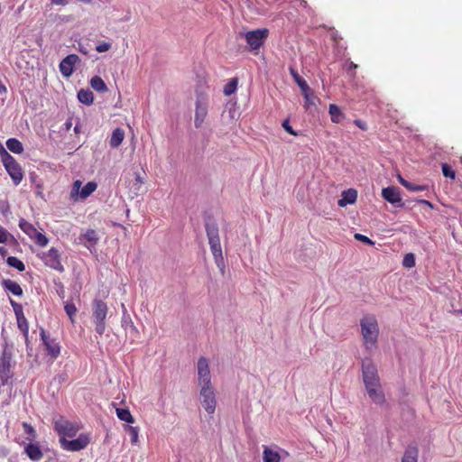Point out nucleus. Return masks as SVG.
<instances>
[{"label":"nucleus","instance_id":"36","mask_svg":"<svg viewBox=\"0 0 462 462\" xmlns=\"http://www.w3.org/2000/svg\"><path fill=\"white\" fill-rule=\"evenodd\" d=\"M236 87H237V79H231L227 84H226V86L224 87V94L226 96H230L232 95L236 89Z\"/></svg>","mask_w":462,"mask_h":462},{"label":"nucleus","instance_id":"58","mask_svg":"<svg viewBox=\"0 0 462 462\" xmlns=\"http://www.w3.org/2000/svg\"><path fill=\"white\" fill-rule=\"evenodd\" d=\"M22 331L27 333L28 329L25 330V323L23 322V320L22 319V328H20Z\"/></svg>","mask_w":462,"mask_h":462},{"label":"nucleus","instance_id":"40","mask_svg":"<svg viewBox=\"0 0 462 462\" xmlns=\"http://www.w3.org/2000/svg\"><path fill=\"white\" fill-rule=\"evenodd\" d=\"M442 173L445 177L455 179L456 173L447 163H443L441 166Z\"/></svg>","mask_w":462,"mask_h":462},{"label":"nucleus","instance_id":"6","mask_svg":"<svg viewBox=\"0 0 462 462\" xmlns=\"http://www.w3.org/2000/svg\"><path fill=\"white\" fill-rule=\"evenodd\" d=\"M199 400L202 407L209 414H213L216 410L217 401L215 391L212 385L199 387Z\"/></svg>","mask_w":462,"mask_h":462},{"label":"nucleus","instance_id":"12","mask_svg":"<svg viewBox=\"0 0 462 462\" xmlns=\"http://www.w3.org/2000/svg\"><path fill=\"white\" fill-rule=\"evenodd\" d=\"M60 255L59 251L56 248L51 247L47 253L42 254V259L50 268L62 273L64 271V267L60 263Z\"/></svg>","mask_w":462,"mask_h":462},{"label":"nucleus","instance_id":"52","mask_svg":"<svg viewBox=\"0 0 462 462\" xmlns=\"http://www.w3.org/2000/svg\"><path fill=\"white\" fill-rule=\"evenodd\" d=\"M6 92H7L6 87L0 80V94L3 95V94H5Z\"/></svg>","mask_w":462,"mask_h":462},{"label":"nucleus","instance_id":"14","mask_svg":"<svg viewBox=\"0 0 462 462\" xmlns=\"http://www.w3.org/2000/svg\"><path fill=\"white\" fill-rule=\"evenodd\" d=\"M79 61V58L76 54H69L65 57L59 65L61 75L65 78L70 77L74 71V66Z\"/></svg>","mask_w":462,"mask_h":462},{"label":"nucleus","instance_id":"11","mask_svg":"<svg viewBox=\"0 0 462 462\" xmlns=\"http://www.w3.org/2000/svg\"><path fill=\"white\" fill-rule=\"evenodd\" d=\"M208 99L202 95H199L196 100V110L194 125L197 128L201 127L207 115H208Z\"/></svg>","mask_w":462,"mask_h":462},{"label":"nucleus","instance_id":"50","mask_svg":"<svg viewBox=\"0 0 462 462\" xmlns=\"http://www.w3.org/2000/svg\"><path fill=\"white\" fill-rule=\"evenodd\" d=\"M52 5H65L68 4V0H51Z\"/></svg>","mask_w":462,"mask_h":462},{"label":"nucleus","instance_id":"21","mask_svg":"<svg viewBox=\"0 0 462 462\" xmlns=\"http://www.w3.org/2000/svg\"><path fill=\"white\" fill-rule=\"evenodd\" d=\"M2 285H3V287H4V289L5 291H10L11 293H13L15 296H22L23 295V289H22V287L20 286L19 283H17L14 281H12V280H9V279L3 280Z\"/></svg>","mask_w":462,"mask_h":462},{"label":"nucleus","instance_id":"39","mask_svg":"<svg viewBox=\"0 0 462 462\" xmlns=\"http://www.w3.org/2000/svg\"><path fill=\"white\" fill-rule=\"evenodd\" d=\"M207 236L208 239L218 236V228L216 225H207L206 226Z\"/></svg>","mask_w":462,"mask_h":462},{"label":"nucleus","instance_id":"3","mask_svg":"<svg viewBox=\"0 0 462 462\" xmlns=\"http://www.w3.org/2000/svg\"><path fill=\"white\" fill-rule=\"evenodd\" d=\"M108 313V307L105 301L95 299L92 302V318L95 323V330L100 336L106 330V319Z\"/></svg>","mask_w":462,"mask_h":462},{"label":"nucleus","instance_id":"38","mask_svg":"<svg viewBox=\"0 0 462 462\" xmlns=\"http://www.w3.org/2000/svg\"><path fill=\"white\" fill-rule=\"evenodd\" d=\"M402 265L406 268H412L415 265V256L412 253H409L404 255Z\"/></svg>","mask_w":462,"mask_h":462},{"label":"nucleus","instance_id":"56","mask_svg":"<svg viewBox=\"0 0 462 462\" xmlns=\"http://www.w3.org/2000/svg\"><path fill=\"white\" fill-rule=\"evenodd\" d=\"M7 254V250L5 247L0 246V254L5 256Z\"/></svg>","mask_w":462,"mask_h":462},{"label":"nucleus","instance_id":"51","mask_svg":"<svg viewBox=\"0 0 462 462\" xmlns=\"http://www.w3.org/2000/svg\"><path fill=\"white\" fill-rule=\"evenodd\" d=\"M126 332L129 333L132 337H136L137 335L139 334V331H138V329H137V328L135 326H134V329H129Z\"/></svg>","mask_w":462,"mask_h":462},{"label":"nucleus","instance_id":"45","mask_svg":"<svg viewBox=\"0 0 462 462\" xmlns=\"http://www.w3.org/2000/svg\"><path fill=\"white\" fill-rule=\"evenodd\" d=\"M355 238L358 241L364 242L368 245L374 244L370 238H368L367 236L361 235V234H356Z\"/></svg>","mask_w":462,"mask_h":462},{"label":"nucleus","instance_id":"48","mask_svg":"<svg viewBox=\"0 0 462 462\" xmlns=\"http://www.w3.org/2000/svg\"><path fill=\"white\" fill-rule=\"evenodd\" d=\"M8 238V233L5 229L0 226V243H5Z\"/></svg>","mask_w":462,"mask_h":462},{"label":"nucleus","instance_id":"59","mask_svg":"<svg viewBox=\"0 0 462 462\" xmlns=\"http://www.w3.org/2000/svg\"><path fill=\"white\" fill-rule=\"evenodd\" d=\"M123 314L125 313V310H126L124 303L121 304Z\"/></svg>","mask_w":462,"mask_h":462},{"label":"nucleus","instance_id":"41","mask_svg":"<svg viewBox=\"0 0 462 462\" xmlns=\"http://www.w3.org/2000/svg\"><path fill=\"white\" fill-rule=\"evenodd\" d=\"M310 92H311L310 88H309L306 92H301L303 97H304L305 106L307 108L310 107V106H314L315 105L314 100L310 97Z\"/></svg>","mask_w":462,"mask_h":462},{"label":"nucleus","instance_id":"60","mask_svg":"<svg viewBox=\"0 0 462 462\" xmlns=\"http://www.w3.org/2000/svg\"><path fill=\"white\" fill-rule=\"evenodd\" d=\"M74 131H75L76 133H78V132H79V126H78V125H76V126H75Z\"/></svg>","mask_w":462,"mask_h":462},{"label":"nucleus","instance_id":"9","mask_svg":"<svg viewBox=\"0 0 462 462\" xmlns=\"http://www.w3.org/2000/svg\"><path fill=\"white\" fill-rule=\"evenodd\" d=\"M90 442V436L87 433L80 434L77 439L68 440L66 438H60V443L63 449L68 451H79L87 448Z\"/></svg>","mask_w":462,"mask_h":462},{"label":"nucleus","instance_id":"1","mask_svg":"<svg viewBox=\"0 0 462 462\" xmlns=\"http://www.w3.org/2000/svg\"><path fill=\"white\" fill-rule=\"evenodd\" d=\"M361 335L365 349L373 352L377 347L379 327L377 319L373 315H366L360 320Z\"/></svg>","mask_w":462,"mask_h":462},{"label":"nucleus","instance_id":"47","mask_svg":"<svg viewBox=\"0 0 462 462\" xmlns=\"http://www.w3.org/2000/svg\"><path fill=\"white\" fill-rule=\"evenodd\" d=\"M143 183H144L143 179L139 174L136 173L135 174V183H134V185L136 186L135 189L139 190L141 189V187L143 185Z\"/></svg>","mask_w":462,"mask_h":462},{"label":"nucleus","instance_id":"34","mask_svg":"<svg viewBox=\"0 0 462 462\" xmlns=\"http://www.w3.org/2000/svg\"><path fill=\"white\" fill-rule=\"evenodd\" d=\"M122 327L125 331H128L129 329H134V322L127 312V310H125V313L122 315Z\"/></svg>","mask_w":462,"mask_h":462},{"label":"nucleus","instance_id":"23","mask_svg":"<svg viewBox=\"0 0 462 462\" xmlns=\"http://www.w3.org/2000/svg\"><path fill=\"white\" fill-rule=\"evenodd\" d=\"M263 462H281V456L277 450L264 446L263 451Z\"/></svg>","mask_w":462,"mask_h":462},{"label":"nucleus","instance_id":"2","mask_svg":"<svg viewBox=\"0 0 462 462\" xmlns=\"http://www.w3.org/2000/svg\"><path fill=\"white\" fill-rule=\"evenodd\" d=\"M0 156L5 169L11 177L13 183L15 186L19 185L23 179L22 167L2 145H0Z\"/></svg>","mask_w":462,"mask_h":462},{"label":"nucleus","instance_id":"57","mask_svg":"<svg viewBox=\"0 0 462 462\" xmlns=\"http://www.w3.org/2000/svg\"><path fill=\"white\" fill-rule=\"evenodd\" d=\"M356 67H357V66H356V64H355L354 62H352V61H349V62H348V68H349V69H356Z\"/></svg>","mask_w":462,"mask_h":462},{"label":"nucleus","instance_id":"8","mask_svg":"<svg viewBox=\"0 0 462 462\" xmlns=\"http://www.w3.org/2000/svg\"><path fill=\"white\" fill-rule=\"evenodd\" d=\"M197 380L199 387L212 385L209 361L205 356H200L198 359Z\"/></svg>","mask_w":462,"mask_h":462},{"label":"nucleus","instance_id":"7","mask_svg":"<svg viewBox=\"0 0 462 462\" xmlns=\"http://www.w3.org/2000/svg\"><path fill=\"white\" fill-rule=\"evenodd\" d=\"M269 30L266 28L249 31L245 33V39L250 50H258L268 38Z\"/></svg>","mask_w":462,"mask_h":462},{"label":"nucleus","instance_id":"61","mask_svg":"<svg viewBox=\"0 0 462 462\" xmlns=\"http://www.w3.org/2000/svg\"><path fill=\"white\" fill-rule=\"evenodd\" d=\"M461 312H462V310H461Z\"/></svg>","mask_w":462,"mask_h":462},{"label":"nucleus","instance_id":"43","mask_svg":"<svg viewBox=\"0 0 462 462\" xmlns=\"http://www.w3.org/2000/svg\"><path fill=\"white\" fill-rule=\"evenodd\" d=\"M111 48V43L103 42L96 46V51L97 52H105L107 51Z\"/></svg>","mask_w":462,"mask_h":462},{"label":"nucleus","instance_id":"55","mask_svg":"<svg viewBox=\"0 0 462 462\" xmlns=\"http://www.w3.org/2000/svg\"><path fill=\"white\" fill-rule=\"evenodd\" d=\"M419 202H420V203H421V204H425V205H427V206H429V207L432 208V204H431L430 201H428V200L421 199V200H420Z\"/></svg>","mask_w":462,"mask_h":462},{"label":"nucleus","instance_id":"24","mask_svg":"<svg viewBox=\"0 0 462 462\" xmlns=\"http://www.w3.org/2000/svg\"><path fill=\"white\" fill-rule=\"evenodd\" d=\"M27 456L33 461H39L42 457V452L35 444H29L25 448Z\"/></svg>","mask_w":462,"mask_h":462},{"label":"nucleus","instance_id":"4","mask_svg":"<svg viewBox=\"0 0 462 462\" xmlns=\"http://www.w3.org/2000/svg\"><path fill=\"white\" fill-rule=\"evenodd\" d=\"M82 181L77 180L73 182L71 191H70V199L74 201L84 200L88 199L97 188V184L94 181L88 182L83 188Z\"/></svg>","mask_w":462,"mask_h":462},{"label":"nucleus","instance_id":"19","mask_svg":"<svg viewBox=\"0 0 462 462\" xmlns=\"http://www.w3.org/2000/svg\"><path fill=\"white\" fill-rule=\"evenodd\" d=\"M80 243L88 250H92L99 240L97 232L94 229H88L79 237Z\"/></svg>","mask_w":462,"mask_h":462},{"label":"nucleus","instance_id":"30","mask_svg":"<svg viewBox=\"0 0 462 462\" xmlns=\"http://www.w3.org/2000/svg\"><path fill=\"white\" fill-rule=\"evenodd\" d=\"M290 72L294 81L297 83L301 92H306L310 87L307 82L299 75V73L292 68H290Z\"/></svg>","mask_w":462,"mask_h":462},{"label":"nucleus","instance_id":"16","mask_svg":"<svg viewBox=\"0 0 462 462\" xmlns=\"http://www.w3.org/2000/svg\"><path fill=\"white\" fill-rule=\"evenodd\" d=\"M382 197L392 205L402 207L400 189L397 187L391 186L383 189Z\"/></svg>","mask_w":462,"mask_h":462},{"label":"nucleus","instance_id":"53","mask_svg":"<svg viewBox=\"0 0 462 462\" xmlns=\"http://www.w3.org/2000/svg\"><path fill=\"white\" fill-rule=\"evenodd\" d=\"M398 180L403 187H406V185L409 182L408 180H404L401 175L398 176Z\"/></svg>","mask_w":462,"mask_h":462},{"label":"nucleus","instance_id":"26","mask_svg":"<svg viewBox=\"0 0 462 462\" xmlns=\"http://www.w3.org/2000/svg\"><path fill=\"white\" fill-rule=\"evenodd\" d=\"M419 451L416 447L410 446L406 448L401 462H418Z\"/></svg>","mask_w":462,"mask_h":462},{"label":"nucleus","instance_id":"28","mask_svg":"<svg viewBox=\"0 0 462 462\" xmlns=\"http://www.w3.org/2000/svg\"><path fill=\"white\" fill-rule=\"evenodd\" d=\"M91 88L100 93L107 91V87L105 81L98 76H94L90 80Z\"/></svg>","mask_w":462,"mask_h":462},{"label":"nucleus","instance_id":"44","mask_svg":"<svg viewBox=\"0 0 462 462\" xmlns=\"http://www.w3.org/2000/svg\"><path fill=\"white\" fill-rule=\"evenodd\" d=\"M282 127L284 128V130L292 134V135H297L298 134L292 129V127L290 125V122L288 120H285L283 121L282 123Z\"/></svg>","mask_w":462,"mask_h":462},{"label":"nucleus","instance_id":"29","mask_svg":"<svg viewBox=\"0 0 462 462\" xmlns=\"http://www.w3.org/2000/svg\"><path fill=\"white\" fill-rule=\"evenodd\" d=\"M6 146L12 152L20 154L23 151L22 143L16 138H9L6 141Z\"/></svg>","mask_w":462,"mask_h":462},{"label":"nucleus","instance_id":"33","mask_svg":"<svg viewBox=\"0 0 462 462\" xmlns=\"http://www.w3.org/2000/svg\"><path fill=\"white\" fill-rule=\"evenodd\" d=\"M6 263H7V264L9 266L14 267V268L17 269L20 272H23V271L25 270L24 263L21 260H19L17 257L9 256L6 259Z\"/></svg>","mask_w":462,"mask_h":462},{"label":"nucleus","instance_id":"13","mask_svg":"<svg viewBox=\"0 0 462 462\" xmlns=\"http://www.w3.org/2000/svg\"><path fill=\"white\" fill-rule=\"evenodd\" d=\"M54 428L60 438H72L76 436L79 430V429L75 427L71 422L62 419L55 421Z\"/></svg>","mask_w":462,"mask_h":462},{"label":"nucleus","instance_id":"10","mask_svg":"<svg viewBox=\"0 0 462 462\" xmlns=\"http://www.w3.org/2000/svg\"><path fill=\"white\" fill-rule=\"evenodd\" d=\"M19 227L38 245L46 246L49 240L48 238L41 232H39L32 224L27 222L24 219H21L19 221Z\"/></svg>","mask_w":462,"mask_h":462},{"label":"nucleus","instance_id":"46","mask_svg":"<svg viewBox=\"0 0 462 462\" xmlns=\"http://www.w3.org/2000/svg\"><path fill=\"white\" fill-rule=\"evenodd\" d=\"M23 429H24L25 432H26L28 435H30V436H32V438H34L35 430H33V428H32L30 424H28V423H26V422H23Z\"/></svg>","mask_w":462,"mask_h":462},{"label":"nucleus","instance_id":"54","mask_svg":"<svg viewBox=\"0 0 462 462\" xmlns=\"http://www.w3.org/2000/svg\"><path fill=\"white\" fill-rule=\"evenodd\" d=\"M79 51L81 53H83L84 55H88V50L85 47L81 46V45H79Z\"/></svg>","mask_w":462,"mask_h":462},{"label":"nucleus","instance_id":"18","mask_svg":"<svg viewBox=\"0 0 462 462\" xmlns=\"http://www.w3.org/2000/svg\"><path fill=\"white\" fill-rule=\"evenodd\" d=\"M365 390L374 403L383 405L385 402V396L381 383L374 384V386H367Z\"/></svg>","mask_w":462,"mask_h":462},{"label":"nucleus","instance_id":"49","mask_svg":"<svg viewBox=\"0 0 462 462\" xmlns=\"http://www.w3.org/2000/svg\"><path fill=\"white\" fill-rule=\"evenodd\" d=\"M355 125L356 126H358L362 130H366L367 129L366 124L365 122H363L362 120H359V119L355 120Z\"/></svg>","mask_w":462,"mask_h":462},{"label":"nucleus","instance_id":"37","mask_svg":"<svg viewBox=\"0 0 462 462\" xmlns=\"http://www.w3.org/2000/svg\"><path fill=\"white\" fill-rule=\"evenodd\" d=\"M64 310H65L67 315L69 316L70 321L73 323L74 316L76 315V313L78 311L76 306L71 302H67L64 306Z\"/></svg>","mask_w":462,"mask_h":462},{"label":"nucleus","instance_id":"27","mask_svg":"<svg viewBox=\"0 0 462 462\" xmlns=\"http://www.w3.org/2000/svg\"><path fill=\"white\" fill-rule=\"evenodd\" d=\"M78 99L80 103L89 106L93 103L94 96L89 89H81L78 93Z\"/></svg>","mask_w":462,"mask_h":462},{"label":"nucleus","instance_id":"20","mask_svg":"<svg viewBox=\"0 0 462 462\" xmlns=\"http://www.w3.org/2000/svg\"><path fill=\"white\" fill-rule=\"evenodd\" d=\"M357 198V192L354 189H349L342 192L341 199L337 204L339 207H346L348 204H354Z\"/></svg>","mask_w":462,"mask_h":462},{"label":"nucleus","instance_id":"15","mask_svg":"<svg viewBox=\"0 0 462 462\" xmlns=\"http://www.w3.org/2000/svg\"><path fill=\"white\" fill-rule=\"evenodd\" d=\"M208 243L210 245V250L212 252V254L215 258V262H216L217 267L223 273L224 272V259H223V255H222V249H221L219 236H215L213 238L210 237V239H208Z\"/></svg>","mask_w":462,"mask_h":462},{"label":"nucleus","instance_id":"25","mask_svg":"<svg viewBox=\"0 0 462 462\" xmlns=\"http://www.w3.org/2000/svg\"><path fill=\"white\" fill-rule=\"evenodd\" d=\"M125 138V132L121 128H116L113 131L110 138V146L112 148H117Z\"/></svg>","mask_w":462,"mask_h":462},{"label":"nucleus","instance_id":"35","mask_svg":"<svg viewBox=\"0 0 462 462\" xmlns=\"http://www.w3.org/2000/svg\"><path fill=\"white\" fill-rule=\"evenodd\" d=\"M125 431L130 436L131 443L136 444L138 442L139 429L137 427L126 426Z\"/></svg>","mask_w":462,"mask_h":462},{"label":"nucleus","instance_id":"31","mask_svg":"<svg viewBox=\"0 0 462 462\" xmlns=\"http://www.w3.org/2000/svg\"><path fill=\"white\" fill-rule=\"evenodd\" d=\"M328 112H329L330 117H331V121L333 123L337 124V123L341 122V120L344 118V115L341 112L340 108L334 104L329 105Z\"/></svg>","mask_w":462,"mask_h":462},{"label":"nucleus","instance_id":"5","mask_svg":"<svg viewBox=\"0 0 462 462\" xmlns=\"http://www.w3.org/2000/svg\"><path fill=\"white\" fill-rule=\"evenodd\" d=\"M362 375L365 387L374 386V384L381 383L377 374V368L371 359L365 358L363 360Z\"/></svg>","mask_w":462,"mask_h":462},{"label":"nucleus","instance_id":"17","mask_svg":"<svg viewBox=\"0 0 462 462\" xmlns=\"http://www.w3.org/2000/svg\"><path fill=\"white\" fill-rule=\"evenodd\" d=\"M41 339L42 340L48 355L52 358H57L60 352V347L59 343H57L54 339H51L45 333L44 329H41Z\"/></svg>","mask_w":462,"mask_h":462},{"label":"nucleus","instance_id":"22","mask_svg":"<svg viewBox=\"0 0 462 462\" xmlns=\"http://www.w3.org/2000/svg\"><path fill=\"white\" fill-rule=\"evenodd\" d=\"M10 304L13 307V310L14 311V314L17 319L18 326L20 328H22V319L25 323V330L28 329V323L26 321V319L24 318L23 312V306L20 303L15 302L12 299H10Z\"/></svg>","mask_w":462,"mask_h":462},{"label":"nucleus","instance_id":"42","mask_svg":"<svg viewBox=\"0 0 462 462\" xmlns=\"http://www.w3.org/2000/svg\"><path fill=\"white\" fill-rule=\"evenodd\" d=\"M405 188L408 190H411V191H422V190L426 189L425 186H423V185H417V184L410 182V181L408 182V184L406 185Z\"/></svg>","mask_w":462,"mask_h":462},{"label":"nucleus","instance_id":"32","mask_svg":"<svg viewBox=\"0 0 462 462\" xmlns=\"http://www.w3.org/2000/svg\"><path fill=\"white\" fill-rule=\"evenodd\" d=\"M116 415L119 420H124L127 423H134V420L128 409H116Z\"/></svg>","mask_w":462,"mask_h":462}]
</instances>
